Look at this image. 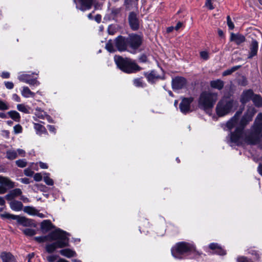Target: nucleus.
<instances>
[{"instance_id": "nucleus-1", "label": "nucleus", "mask_w": 262, "mask_h": 262, "mask_svg": "<svg viewBox=\"0 0 262 262\" xmlns=\"http://www.w3.org/2000/svg\"><path fill=\"white\" fill-rule=\"evenodd\" d=\"M255 113L254 108L249 110L239 121L241 112H237L229 120L226 126L229 130L235 127L234 132H231L227 137V142L231 146L243 144H256L262 137V114L257 115L250 130L243 131L246 125L251 121Z\"/></svg>"}, {"instance_id": "nucleus-2", "label": "nucleus", "mask_w": 262, "mask_h": 262, "mask_svg": "<svg viewBox=\"0 0 262 262\" xmlns=\"http://www.w3.org/2000/svg\"><path fill=\"white\" fill-rule=\"evenodd\" d=\"M68 236L69 233L66 231L57 229L48 235L35 237V239L38 243L55 241L46 246L47 252L51 253L57 248L68 246L69 241Z\"/></svg>"}, {"instance_id": "nucleus-3", "label": "nucleus", "mask_w": 262, "mask_h": 262, "mask_svg": "<svg viewBox=\"0 0 262 262\" xmlns=\"http://www.w3.org/2000/svg\"><path fill=\"white\" fill-rule=\"evenodd\" d=\"M236 106V101L230 97L225 96L217 102L216 113L219 117H223L232 112Z\"/></svg>"}, {"instance_id": "nucleus-4", "label": "nucleus", "mask_w": 262, "mask_h": 262, "mask_svg": "<svg viewBox=\"0 0 262 262\" xmlns=\"http://www.w3.org/2000/svg\"><path fill=\"white\" fill-rule=\"evenodd\" d=\"M171 251L174 258L182 259L185 257V254L195 252L196 250L193 243L182 242L176 244L171 248Z\"/></svg>"}, {"instance_id": "nucleus-5", "label": "nucleus", "mask_w": 262, "mask_h": 262, "mask_svg": "<svg viewBox=\"0 0 262 262\" xmlns=\"http://www.w3.org/2000/svg\"><path fill=\"white\" fill-rule=\"evenodd\" d=\"M218 98V94L216 93L210 91H204L200 96L199 100V107L209 113L213 107Z\"/></svg>"}, {"instance_id": "nucleus-6", "label": "nucleus", "mask_w": 262, "mask_h": 262, "mask_svg": "<svg viewBox=\"0 0 262 262\" xmlns=\"http://www.w3.org/2000/svg\"><path fill=\"white\" fill-rule=\"evenodd\" d=\"M114 60L117 67L123 72L127 73L136 72L140 70V68L132 59L123 58L120 56H115Z\"/></svg>"}, {"instance_id": "nucleus-7", "label": "nucleus", "mask_w": 262, "mask_h": 262, "mask_svg": "<svg viewBox=\"0 0 262 262\" xmlns=\"http://www.w3.org/2000/svg\"><path fill=\"white\" fill-rule=\"evenodd\" d=\"M142 37L141 36L132 34L127 37V42H128V47L133 50L138 49L142 43Z\"/></svg>"}, {"instance_id": "nucleus-8", "label": "nucleus", "mask_w": 262, "mask_h": 262, "mask_svg": "<svg viewBox=\"0 0 262 262\" xmlns=\"http://www.w3.org/2000/svg\"><path fill=\"white\" fill-rule=\"evenodd\" d=\"M34 74L32 73L31 74L26 73H20L18 76V79L19 81L26 83L30 85L38 86L40 84V82L37 81V77L34 78L32 75Z\"/></svg>"}, {"instance_id": "nucleus-9", "label": "nucleus", "mask_w": 262, "mask_h": 262, "mask_svg": "<svg viewBox=\"0 0 262 262\" xmlns=\"http://www.w3.org/2000/svg\"><path fill=\"white\" fill-rule=\"evenodd\" d=\"M115 46L119 51H125L127 50L128 47V42H127V38L119 36L117 37L115 40Z\"/></svg>"}, {"instance_id": "nucleus-10", "label": "nucleus", "mask_w": 262, "mask_h": 262, "mask_svg": "<svg viewBox=\"0 0 262 262\" xmlns=\"http://www.w3.org/2000/svg\"><path fill=\"white\" fill-rule=\"evenodd\" d=\"M187 84L186 79L183 77H176L172 79V86L173 90H180L184 88Z\"/></svg>"}, {"instance_id": "nucleus-11", "label": "nucleus", "mask_w": 262, "mask_h": 262, "mask_svg": "<svg viewBox=\"0 0 262 262\" xmlns=\"http://www.w3.org/2000/svg\"><path fill=\"white\" fill-rule=\"evenodd\" d=\"M193 99L190 98H184L180 104L179 107L181 112L183 114L188 113L190 111V104Z\"/></svg>"}, {"instance_id": "nucleus-12", "label": "nucleus", "mask_w": 262, "mask_h": 262, "mask_svg": "<svg viewBox=\"0 0 262 262\" xmlns=\"http://www.w3.org/2000/svg\"><path fill=\"white\" fill-rule=\"evenodd\" d=\"M128 21L130 28L133 30H137L139 28V20L134 12H130L128 16Z\"/></svg>"}, {"instance_id": "nucleus-13", "label": "nucleus", "mask_w": 262, "mask_h": 262, "mask_svg": "<svg viewBox=\"0 0 262 262\" xmlns=\"http://www.w3.org/2000/svg\"><path fill=\"white\" fill-rule=\"evenodd\" d=\"M253 91L251 90H247L244 91L242 93L241 98L240 101L242 104H245L251 99H252V97L254 96Z\"/></svg>"}, {"instance_id": "nucleus-14", "label": "nucleus", "mask_w": 262, "mask_h": 262, "mask_svg": "<svg viewBox=\"0 0 262 262\" xmlns=\"http://www.w3.org/2000/svg\"><path fill=\"white\" fill-rule=\"evenodd\" d=\"M93 0H79V5L76 4V8L84 11L90 9L92 5Z\"/></svg>"}, {"instance_id": "nucleus-15", "label": "nucleus", "mask_w": 262, "mask_h": 262, "mask_svg": "<svg viewBox=\"0 0 262 262\" xmlns=\"http://www.w3.org/2000/svg\"><path fill=\"white\" fill-rule=\"evenodd\" d=\"M0 257L3 262H17L14 256L10 252H1Z\"/></svg>"}, {"instance_id": "nucleus-16", "label": "nucleus", "mask_w": 262, "mask_h": 262, "mask_svg": "<svg viewBox=\"0 0 262 262\" xmlns=\"http://www.w3.org/2000/svg\"><path fill=\"white\" fill-rule=\"evenodd\" d=\"M230 40L234 41L237 45H239L245 41V37L239 34H231Z\"/></svg>"}, {"instance_id": "nucleus-17", "label": "nucleus", "mask_w": 262, "mask_h": 262, "mask_svg": "<svg viewBox=\"0 0 262 262\" xmlns=\"http://www.w3.org/2000/svg\"><path fill=\"white\" fill-rule=\"evenodd\" d=\"M209 248L214 250V253L220 255L226 254L225 251L223 249L217 244L211 243L209 246Z\"/></svg>"}, {"instance_id": "nucleus-18", "label": "nucleus", "mask_w": 262, "mask_h": 262, "mask_svg": "<svg viewBox=\"0 0 262 262\" xmlns=\"http://www.w3.org/2000/svg\"><path fill=\"white\" fill-rule=\"evenodd\" d=\"M40 228L43 232H47L53 228V225L50 220H44L41 223Z\"/></svg>"}, {"instance_id": "nucleus-19", "label": "nucleus", "mask_w": 262, "mask_h": 262, "mask_svg": "<svg viewBox=\"0 0 262 262\" xmlns=\"http://www.w3.org/2000/svg\"><path fill=\"white\" fill-rule=\"evenodd\" d=\"M10 206L13 210L19 211L22 210L23 205L21 202L14 200L10 203Z\"/></svg>"}, {"instance_id": "nucleus-20", "label": "nucleus", "mask_w": 262, "mask_h": 262, "mask_svg": "<svg viewBox=\"0 0 262 262\" xmlns=\"http://www.w3.org/2000/svg\"><path fill=\"white\" fill-rule=\"evenodd\" d=\"M210 86L212 88L217 89L218 90H222L224 85L223 81L220 79H216L210 81Z\"/></svg>"}, {"instance_id": "nucleus-21", "label": "nucleus", "mask_w": 262, "mask_h": 262, "mask_svg": "<svg viewBox=\"0 0 262 262\" xmlns=\"http://www.w3.org/2000/svg\"><path fill=\"white\" fill-rule=\"evenodd\" d=\"M258 50V43L256 41L254 40L252 42L250 51L248 56V58H252L253 56L257 54Z\"/></svg>"}, {"instance_id": "nucleus-22", "label": "nucleus", "mask_w": 262, "mask_h": 262, "mask_svg": "<svg viewBox=\"0 0 262 262\" xmlns=\"http://www.w3.org/2000/svg\"><path fill=\"white\" fill-rule=\"evenodd\" d=\"M21 94L25 98L34 97L35 94L31 91L28 86H23L21 90Z\"/></svg>"}, {"instance_id": "nucleus-23", "label": "nucleus", "mask_w": 262, "mask_h": 262, "mask_svg": "<svg viewBox=\"0 0 262 262\" xmlns=\"http://www.w3.org/2000/svg\"><path fill=\"white\" fill-rule=\"evenodd\" d=\"M59 253L63 256L71 258L76 256V253L70 249H64L60 250Z\"/></svg>"}, {"instance_id": "nucleus-24", "label": "nucleus", "mask_w": 262, "mask_h": 262, "mask_svg": "<svg viewBox=\"0 0 262 262\" xmlns=\"http://www.w3.org/2000/svg\"><path fill=\"white\" fill-rule=\"evenodd\" d=\"M34 128L36 130V134L39 136H41L42 134L47 133L46 128L43 125L39 123H34Z\"/></svg>"}, {"instance_id": "nucleus-25", "label": "nucleus", "mask_w": 262, "mask_h": 262, "mask_svg": "<svg viewBox=\"0 0 262 262\" xmlns=\"http://www.w3.org/2000/svg\"><path fill=\"white\" fill-rule=\"evenodd\" d=\"M0 184L4 185L9 188H13L14 187V183L9 179L0 176Z\"/></svg>"}, {"instance_id": "nucleus-26", "label": "nucleus", "mask_w": 262, "mask_h": 262, "mask_svg": "<svg viewBox=\"0 0 262 262\" xmlns=\"http://www.w3.org/2000/svg\"><path fill=\"white\" fill-rule=\"evenodd\" d=\"M35 115L36 117L41 119L50 118V116L47 115L43 111L38 107L35 109Z\"/></svg>"}, {"instance_id": "nucleus-27", "label": "nucleus", "mask_w": 262, "mask_h": 262, "mask_svg": "<svg viewBox=\"0 0 262 262\" xmlns=\"http://www.w3.org/2000/svg\"><path fill=\"white\" fill-rule=\"evenodd\" d=\"M22 193L20 189L16 188L12 190L10 193L6 195V198L8 199H13L18 195H20Z\"/></svg>"}, {"instance_id": "nucleus-28", "label": "nucleus", "mask_w": 262, "mask_h": 262, "mask_svg": "<svg viewBox=\"0 0 262 262\" xmlns=\"http://www.w3.org/2000/svg\"><path fill=\"white\" fill-rule=\"evenodd\" d=\"M6 158L10 160H13L17 157V153L16 150L14 149L8 150L6 151Z\"/></svg>"}, {"instance_id": "nucleus-29", "label": "nucleus", "mask_w": 262, "mask_h": 262, "mask_svg": "<svg viewBox=\"0 0 262 262\" xmlns=\"http://www.w3.org/2000/svg\"><path fill=\"white\" fill-rule=\"evenodd\" d=\"M254 105L257 107L262 106V98L259 95H254L252 99Z\"/></svg>"}, {"instance_id": "nucleus-30", "label": "nucleus", "mask_w": 262, "mask_h": 262, "mask_svg": "<svg viewBox=\"0 0 262 262\" xmlns=\"http://www.w3.org/2000/svg\"><path fill=\"white\" fill-rule=\"evenodd\" d=\"M17 217L16 220L17 221V222L19 224L22 225L24 226H27L30 225L31 222L29 219L25 217L19 216L18 215H17Z\"/></svg>"}, {"instance_id": "nucleus-31", "label": "nucleus", "mask_w": 262, "mask_h": 262, "mask_svg": "<svg viewBox=\"0 0 262 262\" xmlns=\"http://www.w3.org/2000/svg\"><path fill=\"white\" fill-rule=\"evenodd\" d=\"M9 117L15 121L18 122L20 120V116L19 114L15 111H11L8 112Z\"/></svg>"}, {"instance_id": "nucleus-32", "label": "nucleus", "mask_w": 262, "mask_h": 262, "mask_svg": "<svg viewBox=\"0 0 262 262\" xmlns=\"http://www.w3.org/2000/svg\"><path fill=\"white\" fill-rule=\"evenodd\" d=\"M145 76L148 82L153 83L158 78V76L156 74L154 71H151L148 74H145Z\"/></svg>"}, {"instance_id": "nucleus-33", "label": "nucleus", "mask_w": 262, "mask_h": 262, "mask_svg": "<svg viewBox=\"0 0 262 262\" xmlns=\"http://www.w3.org/2000/svg\"><path fill=\"white\" fill-rule=\"evenodd\" d=\"M23 210L25 212L31 215H35V213H37V209H36L34 207L31 206L25 207L23 208Z\"/></svg>"}, {"instance_id": "nucleus-34", "label": "nucleus", "mask_w": 262, "mask_h": 262, "mask_svg": "<svg viewBox=\"0 0 262 262\" xmlns=\"http://www.w3.org/2000/svg\"><path fill=\"white\" fill-rule=\"evenodd\" d=\"M50 173H43V181L46 183V184L49 186H52L54 184L53 180L49 177Z\"/></svg>"}, {"instance_id": "nucleus-35", "label": "nucleus", "mask_w": 262, "mask_h": 262, "mask_svg": "<svg viewBox=\"0 0 262 262\" xmlns=\"http://www.w3.org/2000/svg\"><path fill=\"white\" fill-rule=\"evenodd\" d=\"M241 66H236L233 67L230 69H228L225 71L223 72L222 75L223 76H226L227 75H229L231 74L233 72H235L237 70H238L239 68H240Z\"/></svg>"}, {"instance_id": "nucleus-36", "label": "nucleus", "mask_w": 262, "mask_h": 262, "mask_svg": "<svg viewBox=\"0 0 262 262\" xmlns=\"http://www.w3.org/2000/svg\"><path fill=\"white\" fill-rule=\"evenodd\" d=\"M17 110L21 112L26 114H29V107L23 104H18L17 105Z\"/></svg>"}, {"instance_id": "nucleus-37", "label": "nucleus", "mask_w": 262, "mask_h": 262, "mask_svg": "<svg viewBox=\"0 0 262 262\" xmlns=\"http://www.w3.org/2000/svg\"><path fill=\"white\" fill-rule=\"evenodd\" d=\"M134 84L137 87H144L145 84L143 82L142 78H137L134 80Z\"/></svg>"}, {"instance_id": "nucleus-38", "label": "nucleus", "mask_w": 262, "mask_h": 262, "mask_svg": "<svg viewBox=\"0 0 262 262\" xmlns=\"http://www.w3.org/2000/svg\"><path fill=\"white\" fill-rule=\"evenodd\" d=\"M16 165L20 168H24L27 166V162L25 159H19L15 161Z\"/></svg>"}, {"instance_id": "nucleus-39", "label": "nucleus", "mask_w": 262, "mask_h": 262, "mask_svg": "<svg viewBox=\"0 0 262 262\" xmlns=\"http://www.w3.org/2000/svg\"><path fill=\"white\" fill-rule=\"evenodd\" d=\"M1 217L3 219H12V220H15L16 219L17 215L11 214L8 213H4L1 214Z\"/></svg>"}, {"instance_id": "nucleus-40", "label": "nucleus", "mask_w": 262, "mask_h": 262, "mask_svg": "<svg viewBox=\"0 0 262 262\" xmlns=\"http://www.w3.org/2000/svg\"><path fill=\"white\" fill-rule=\"evenodd\" d=\"M23 232L28 236H33L36 234L35 230L30 228H26L23 230Z\"/></svg>"}, {"instance_id": "nucleus-41", "label": "nucleus", "mask_w": 262, "mask_h": 262, "mask_svg": "<svg viewBox=\"0 0 262 262\" xmlns=\"http://www.w3.org/2000/svg\"><path fill=\"white\" fill-rule=\"evenodd\" d=\"M106 49L110 52H114L115 51V49L114 47L113 43L110 40L105 46Z\"/></svg>"}, {"instance_id": "nucleus-42", "label": "nucleus", "mask_w": 262, "mask_h": 262, "mask_svg": "<svg viewBox=\"0 0 262 262\" xmlns=\"http://www.w3.org/2000/svg\"><path fill=\"white\" fill-rule=\"evenodd\" d=\"M9 108V105L5 102L0 100V110L5 111Z\"/></svg>"}, {"instance_id": "nucleus-43", "label": "nucleus", "mask_w": 262, "mask_h": 262, "mask_svg": "<svg viewBox=\"0 0 262 262\" xmlns=\"http://www.w3.org/2000/svg\"><path fill=\"white\" fill-rule=\"evenodd\" d=\"M122 9L121 8H113L112 10V13L115 16L121 15V12Z\"/></svg>"}, {"instance_id": "nucleus-44", "label": "nucleus", "mask_w": 262, "mask_h": 262, "mask_svg": "<svg viewBox=\"0 0 262 262\" xmlns=\"http://www.w3.org/2000/svg\"><path fill=\"white\" fill-rule=\"evenodd\" d=\"M200 57L203 60H206L209 59V53L206 51H201L200 52Z\"/></svg>"}, {"instance_id": "nucleus-45", "label": "nucleus", "mask_w": 262, "mask_h": 262, "mask_svg": "<svg viewBox=\"0 0 262 262\" xmlns=\"http://www.w3.org/2000/svg\"><path fill=\"white\" fill-rule=\"evenodd\" d=\"M107 31L109 34L114 35L116 32V29L114 25H110L108 27Z\"/></svg>"}, {"instance_id": "nucleus-46", "label": "nucleus", "mask_w": 262, "mask_h": 262, "mask_svg": "<svg viewBox=\"0 0 262 262\" xmlns=\"http://www.w3.org/2000/svg\"><path fill=\"white\" fill-rule=\"evenodd\" d=\"M14 133L17 134L19 133H21L22 132V127L19 124H17L15 125L13 127Z\"/></svg>"}, {"instance_id": "nucleus-47", "label": "nucleus", "mask_w": 262, "mask_h": 262, "mask_svg": "<svg viewBox=\"0 0 262 262\" xmlns=\"http://www.w3.org/2000/svg\"><path fill=\"white\" fill-rule=\"evenodd\" d=\"M227 25H228V26L229 29L232 30L234 28V24H233V22L232 21L229 16H227Z\"/></svg>"}, {"instance_id": "nucleus-48", "label": "nucleus", "mask_w": 262, "mask_h": 262, "mask_svg": "<svg viewBox=\"0 0 262 262\" xmlns=\"http://www.w3.org/2000/svg\"><path fill=\"white\" fill-rule=\"evenodd\" d=\"M237 262H253L251 260L248 259L244 256H239L237 258Z\"/></svg>"}, {"instance_id": "nucleus-49", "label": "nucleus", "mask_w": 262, "mask_h": 262, "mask_svg": "<svg viewBox=\"0 0 262 262\" xmlns=\"http://www.w3.org/2000/svg\"><path fill=\"white\" fill-rule=\"evenodd\" d=\"M34 179L37 182L40 181L42 179V176L40 173H36L34 175Z\"/></svg>"}, {"instance_id": "nucleus-50", "label": "nucleus", "mask_w": 262, "mask_h": 262, "mask_svg": "<svg viewBox=\"0 0 262 262\" xmlns=\"http://www.w3.org/2000/svg\"><path fill=\"white\" fill-rule=\"evenodd\" d=\"M5 85L6 87V88L9 90H11L14 87V84H13V82H10V81L5 82Z\"/></svg>"}, {"instance_id": "nucleus-51", "label": "nucleus", "mask_w": 262, "mask_h": 262, "mask_svg": "<svg viewBox=\"0 0 262 262\" xmlns=\"http://www.w3.org/2000/svg\"><path fill=\"white\" fill-rule=\"evenodd\" d=\"M205 5L206 7H208L210 10L214 9V7L212 4V0H206Z\"/></svg>"}, {"instance_id": "nucleus-52", "label": "nucleus", "mask_w": 262, "mask_h": 262, "mask_svg": "<svg viewBox=\"0 0 262 262\" xmlns=\"http://www.w3.org/2000/svg\"><path fill=\"white\" fill-rule=\"evenodd\" d=\"M57 258V256L55 255H50L47 257L49 262H54Z\"/></svg>"}, {"instance_id": "nucleus-53", "label": "nucleus", "mask_w": 262, "mask_h": 262, "mask_svg": "<svg viewBox=\"0 0 262 262\" xmlns=\"http://www.w3.org/2000/svg\"><path fill=\"white\" fill-rule=\"evenodd\" d=\"M24 173L27 176L31 177L33 176L34 172L31 169L27 168L25 169Z\"/></svg>"}, {"instance_id": "nucleus-54", "label": "nucleus", "mask_w": 262, "mask_h": 262, "mask_svg": "<svg viewBox=\"0 0 262 262\" xmlns=\"http://www.w3.org/2000/svg\"><path fill=\"white\" fill-rule=\"evenodd\" d=\"M17 155H19L21 157H24L26 155V152L22 149L18 148L16 150Z\"/></svg>"}, {"instance_id": "nucleus-55", "label": "nucleus", "mask_w": 262, "mask_h": 262, "mask_svg": "<svg viewBox=\"0 0 262 262\" xmlns=\"http://www.w3.org/2000/svg\"><path fill=\"white\" fill-rule=\"evenodd\" d=\"M39 165L40 167L42 169H47L48 168V165L43 162H39Z\"/></svg>"}, {"instance_id": "nucleus-56", "label": "nucleus", "mask_w": 262, "mask_h": 262, "mask_svg": "<svg viewBox=\"0 0 262 262\" xmlns=\"http://www.w3.org/2000/svg\"><path fill=\"white\" fill-rule=\"evenodd\" d=\"M1 77L3 78H8L10 77V74L7 72H4L2 73Z\"/></svg>"}, {"instance_id": "nucleus-57", "label": "nucleus", "mask_w": 262, "mask_h": 262, "mask_svg": "<svg viewBox=\"0 0 262 262\" xmlns=\"http://www.w3.org/2000/svg\"><path fill=\"white\" fill-rule=\"evenodd\" d=\"M13 99L16 102H20V97L16 94H14L12 95Z\"/></svg>"}, {"instance_id": "nucleus-58", "label": "nucleus", "mask_w": 262, "mask_h": 262, "mask_svg": "<svg viewBox=\"0 0 262 262\" xmlns=\"http://www.w3.org/2000/svg\"><path fill=\"white\" fill-rule=\"evenodd\" d=\"M20 181L24 183V184H28L30 183V181H29V179H28V178H21L20 179Z\"/></svg>"}, {"instance_id": "nucleus-59", "label": "nucleus", "mask_w": 262, "mask_h": 262, "mask_svg": "<svg viewBox=\"0 0 262 262\" xmlns=\"http://www.w3.org/2000/svg\"><path fill=\"white\" fill-rule=\"evenodd\" d=\"M34 256V253H29L27 257V259H28V262H31V260L32 258H33Z\"/></svg>"}, {"instance_id": "nucleus-60", "label": "nucleus", "mask_w": 262, "mask_h": 262, "mask_svg": "<svg viewBox=\"0 0 262 262\" xmlns=\"http://www.w3.org/2000/svg\"><path fill=\"white\" fill-rule=\"evenodd\" d=\"M21 200H22L24 203H29L30 202L29 199L25 196L22 195L20 197Z\"/></svg>"}, {"instance_id": "nucleus-61", "label": "nucleus", "mask_w": 262, "mask_h": 262, "mask_svg": "<svg viewBox=\"0 0 262 262\" xmlns=\"http://www.w3.org/2000/svg\"><path fill=\"white\" fill-rule=\"evenodd\" d=\"M48 128L51 132L55 133L56 129L54 126L49 125H48Z\"/></svg>"}, {"instance_id": "nucleus-62", "label": "nucleus", "mask_w": 262, "mask_h": 262, "mask_svg": "<svg viewBox=\"0 0 262 262\" xmlns=\"http://www.w3.org/2000/svg\"><path fill=\"white\" fill-rule=\"evenodd\" d=\"M6 188L4 186L0 185V194H4L6 192Z\"/></svg>"}, {"instance_id": "nucleus-63", "label": "nucleus", "mask_w": 262, "mask_h": 262, "mask_svg": "<svg viewBox=\"0 0 262 262\" xmlns=\"http://www.w3.org/2000/svg\"><path fill=\"white\" fill-rule=\"evenodd\" d=\"M183 26V24L181 22H178L176 26L174 29L176 30H178L180 28H181Z\"/></svg>"}, {"instance_id": "nucleus-64", "label": "nucleus", "mask_w": 262, "mask_h": 262, "mask_svg": "<svg viewBox=\"0 0 262 262\" xmlns=\"http://www.w3.org/2000/svg\"><path fill=\"white\" fill-rule=\"evenodd\" d=\"M95 20L97 23H100L101 20V16L100 15H97L95 17Z\"/></svg>"}]
</instances>
